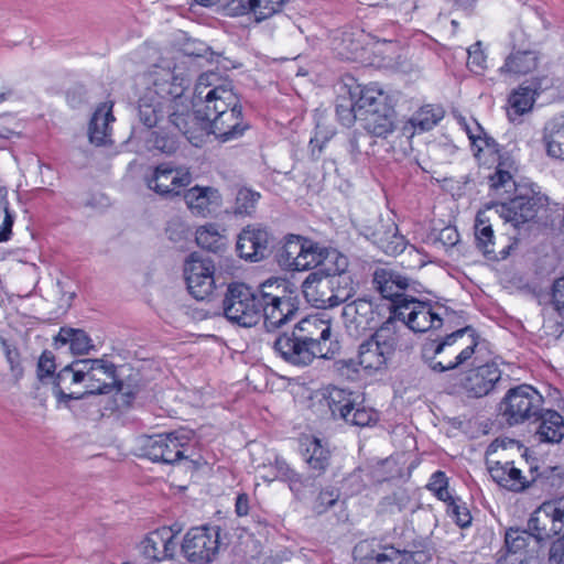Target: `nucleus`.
Here are the masks:
<instances>
[{
  "label": "nucleus",
  "mask_w": 564,
  "mask_h": 564,
  "mask_svg": "<svg viewBox=\"0 0 564 564\" xmlns=\"http://www.w3.org/2000/svg\"><path fill=\"white\" fill-rule=\"evenodd\" d=\"M488 345L471 326H466L440 340L425 343L422 357L431 370L445 372L481 361V351L488 350Z\"/></svg>",
  "instance_id": "nucleus-1"
},
{
  "label": "nucleus",
  "mask_w": 564,
  "mask_h": 564,
  "mask_svg": "<svg viewBox=\"0 0 564 564\" xmlns=\"http://www.w3.org/2000/svg\"><path fill=\"white\" fill-rule=\"evenodd\" d=\"M239 96L235 93L231 80L221 78L215 72L202 74L195 85L193 107L195 117L207 121L217 112L221 113L238 107Z\"/></svg>",
  "instance_id": "nucleus-2"
},
{
  "label": "nucleus",
  "mask_w": 564,
  "mask_h": 564,
  "mask_svg": "<svg viewBox=\"0 0 564 564\" xmlns=\"http://www.w3.org/2000/svg\"><path fill=\"white\" fill-rule=\"evenodd\" d=\"M261 284L257 290L242 282L227 285L221 302L224 316L232 324L252 327L261 321Z\"/></svg>",
  "instance_id": "nucleus-3"
},
{
  "label": "nucleus",
  "mask_w": 564,
  "mask_h": 564,
  "mask_svg": "<svg viewBox=\"0 0 564 564\" xmlns=\"http://www.w3.org/2000/svg\"><path fill=\"white\" fill-rule=\"evenodd\" d=\"M261 292L260 314L267 332H274L295 318L299 301L285 294L284 281L269 279L261 284Z\"/></svg>",
  "instance_id": "nucleus-4"
},
{
  "label": "nucleus",
  "mask_w": 564,
  "mask_h": 564,
  "mask_svg": "<svg viewBox=\"0 0 564 564\" xmlns=\"http://www.w3.org/2000/svg\"><path fill=\"white\" fill-rule=\"evenodd\" d=\"M484 352L481 351V361L468 365L470 368L460 375L457 383L451 387L449 393L481 399L498 390L502 382V370L494 360H485Z\"/></svg>",
  "instance_id": "nucleus-5"
},
{
  "label": "nucleus",
  "mask_w": 564,
  "mask_h": 564,
  "mask_svg": "<svg viewBox=\"0 0 564 564\" xmlns=\"http://www.w3.org/2000/svg\"><path fill=\"white\" fill-rule=\"evenodd\" d=\"M324 401L333 417L341 419L347 424L367 427L373 426L379 420L378 412L366 405L357 392L328 387L324 393Z\"/></svg>",
  "instance_id": "nucleus-6"
},
{
  "label": "nucleus",
  "mask_w": 564,
  "mask_h": 564,
  "mask_svg": "<svg viewBox=\"0 0 564 564\" xmlns=\"http://www.w3.org/2000/svg\"><path fill=\"white\" fill-rule=\"evenodd\" d=\"M194 433L180 430L171 433L147 436L142 440V456L154 463L175 464L189 459L193 454Z\"/></svg>",
  "instance_id": "nucleus-7"
},
{
  "label": "nucleus",
  "mask_w": 564,
  "mask_h": 564,
  "mask_svg": "<svg viewBox=\"0 0 564 564\" xmlns=\"http://www.w3.org/2000/svg\"><path fill=\"white\" fill-rule=\"evenodd\" d=\"M400 303L394 306L389 317L395 321L397 330L398 322L415 333H425L443 326V312L446 311L444 306L419 301L413 296L402 299Z\"/></svg>",
  "instance_id": "nucleus-8"
},
{
  "label": "nucleus",
  "mask_w": 564,
  "mask_h": 564,
  "mask_svg": "<svg viewBox=\"0 0 564 564\" xmlns=\"http://www.w3.org/2000/svg\"><path fill=\"white\" fill-rule=\"evenodd\" d=\"M398 340L395 321L388 318L375 334L359 345V365L366 370L383 369L394 354Z\"/></svg>",
  "instance_id": "nucleus-9"
},
{
  "label": "nucleus",
  "mask_w": 564,
  "mask_h": 564,
  "mask_svg": "<svg viewBox=\"0 0 564 564\" xmlns=\"http://www.w3.org/2000/svg\"><path fill=\"white\" fill-rule=\"evenodd\" d=\"M224 530L219 525L204 524L191 528L181 543L184 557L192 564H210L219 554Z\"/></svg>",
  "instance_id": "nucleus-10"
},
{
  "label": "nucleus",
  "mask_w": 564,
  "mask_h": 564,
  "mask_svg": "<svg viewBox=\"0 0 564 564\" xmlns=\"http://www.w3.org/2000/svg\"><path fill=\"white\" fill-rule=\"evenodd\" d=\"M543 398L532 386L520 384L511 388L500 403V412L510 425L538 417L542 411Z\"/></svg>",
  "instance_id": "nucleus-11"
},
{
  "label": "nucleus",
  "mask_w": 564,
  "mask_h": 564,
  "mask_svg": "<svg viewBox=\"0 0 564 564\" xmlns=\"http://www.w3.org/2000/svg\"><path fill=\"white\" fill-rule=\"evenodd\" d=\"M293 328L319 358L332 359L339 350V343L327 319L311 315L302 318Z\"/></svg>",
  "instance_id": "nucleus-12"
},
{
  "label": "nucleus",
  "mask_w": 564,
  "mask_h": 564,
  "mask_svg": "<svg viewBox=\"0 0 564 564\" xmlns=\"http://www.w3.org/2000/svg\"><path fill=\"white\" fill-rule=\"evenodd\" d=\"M84 368L86 394H107L117 389L122 394L133 397L124 391V384L117 378L115 364L104 359H82Z\"/></svg>",
  "instance_id": "nucleus-13"
},
{
  "label": "nucleus",
  "mask_w": 564,
  "mask_h": 564,
  "mask_svg": "<svg viewBox=\"0 0 564 564\" xmlns=\"http://www.w3.org/2000/svg\"><path fill=\"white\" fill-rule=\"evenodd\" d=\"M215 264L210 258L192 253L184 264L187 290L198 301L207 300L216 288Z\"/></svg>",
  "instance_id": "nucleus-14"
},
{
  "label": "nucleus",
  "mask_w": 564,
  "mask_h": 564,
  "mask_svg": "<svg viewBox=\"0 0 564 564\" xmlns=\"http://www.w3.org/2000/svg\"><path fill=\"white\" fill-rule=\"evenodd\" d=\"M274 237L267 227L248 225L237 236L236 251L246 261L259 262L269 257Z\"/></svg>",
  "instance_id": "nucleus-15"
},
{
  "label": "nucleus",
  "mask_w": 564,
  "mask_h": 564,
  "mask_svg": "<svg viewBox=\"0 0 564 564\" xmlns=\"http://www.w3.org/2000/svg\"><path fill=\"white\" fill-rule=\"evenodd\" d=\"M148 187L162 197H173L192 182V174L184 166L164 162L156 165L151 176L145 178Z\"/></svg>",
  "instance_id": "nucleus-16"
},
{
  "label": "nucleus",
  "mask_w": 564,
  "mask_h": 564,
  "mask_svg": "<svg viewBox=\"0 0 564 564\" xmlns=\"http://www.w3.org/2000/svg\"><path fill=\"white\" fill-rule=\"evenodd\" d=\"M433 552L425 539H415L406 547L384 545L381 552L373 551L371 564H429Z\"/></svg>",
  "instance_id": "nucleus-17"
},
{
  "label": "nucleus",
  "mask_w": 564,
  "mask_h": 564,
  "mask_svg": "<svg viewBox=\"0 0 564 564\" xmlns=\"http://www.w3.org/2000/svg\"><path fill=\"white\" fill-rule=\"evenodd\" d=\"M272 347L278 356L295 367H306L319 358L294 328L278 335Z\"/></svg>",
  "instance_id": "nucleus-18"
},
{
  "label": "nucleus",
  "mask_w": 564,
  "mask_h": 564,
  "mask_svg": "<svg viewBox=\"0 0 564 564\" xmlns=\"http://www.w3.org/2000/svg\"><path fill=\"white\" fill-rule=\"evenodd\" d=\"M361 234L388 256H398L406 248V239L399 234L398 226L390 218L364 226Z\"/></svg>",
  "instance_id": "nucleus-19"
},
{
  "label": "nucleus",
  "mask_w": 564,
  "mask_h": 564,
  "mask_svg": "<svg viewBox=\"0 0 564 564\" xmlns=\"http://www.w3.org/2000/svg\"><path fill=\"white\" fill-rule=\"evenodd\" d=\"M177 531L162 527L151 531L140 543L141 554L151 562H162L173 558L177 542Z\"/></svg>",
  "instance_id": "nucleus-20"
},
{
  "label": "nucleus",
  "mask_w": 564,
  "mask_h": 564,
  "mask_svg": "<svg viewBox=\"0 0 564 564\" xmlns=\"http://www.w3.org/2000/svg\"><path fill=\"white\" fill-rule=\"evenodd\" d=\"M546 203V197L516 196L508 202L498 205V212L506 221L511 223L514 227L535 218L540 208Z\"/></svg>",
  "instance_id": "nucleus-21"
},
{
  "label": "nucleus",
  "mask_w": 564,
  "mask_h": 564,
  "mask_svg": "<svg viewBox=\"0 0 564 564\" xmlns=\"http://www.w3.org/2000/svg\"><path fill=\"white\" fill-rule=\"evenodd\" d=\"M221 112H217V116L207 120L210 132L218 141L228 142L236 140L242 137L246 130L249 129V123L242 115L241 104L224 113Z\"/></svg>",
  "instance_id": "nucleus-22"
},
{
  "label": "nucleus",
  "mask_w": 564,
  "mask_h": 564,
  "mask_svg": "<svg viewBox=\"0 0 564 564\" xmlns=\"http://www.w3.org/2000/svg\"><path fill=\"white\" fill-rule=\"evenodd\" d=\"M373 304L367 299L346 303L341 312L345 328L352 337H359L373 329Z\"/></svg>",
  "instance_id": "nucleus-23"
},
{
  "label": "nucleus",
  "mask_w": 564,
  "mask_h": 564,
  "mask_svg": "<svg viewBox=\"0 0 564 564\" xmlns=\"http://www.w3.org/2000/svg\"><path fill=\"white\" fill-rule=\"evenodd\" d=\"M372 283L382 297L391 301V313L395 305L401 304L402 299L410 297L405 294L410 280L397 271L383 268L377 269L373 273Z\"/></svg>",
  "instance_id": "nucleus-24"
},
{
  "label": "nucleus",
  "mask_w": 564,
  "mask_h": 564,
  "mask_svg": "<svg viewBox=\"0 0 564 564\" xmlns=\"http://www.w3.org/2000/svg\"><path fill=\"white\" fill-rule=\"evenodd\" d=\"M82 359L74 360L72 364L62 368L53 381V394L58 403L67 404L70 400H79L86 394L69 391L73 384L85 382V371L79 365Z\"/></svg>",
  "instance_id": "nucleus-25"
},
{
  "label": "nucleus",
  "mask_w": 564,
  "mask_h": 564,
  "mask_svg": "<svg viewBox=\"0 0 564 564\" xmlns=\"http://www.w3.org/2000/svg\"><path fill=\"white\" fill-rule=\"evenodd\" d=\"M184 87L177 83V78L170 72L163 70L155 74L152 86L147 89L145 95L162 101L166 109H173L182 100Z\"/></svg>",
  "instance_id": "nucleus-26"
},
{
  "label": "nucleus",
  "mask_w": 564,
  "mask_h": 564,
  "mask_svg": "<svg viewBox=\"0 0 564 564\" xmlns=\"http://www.w3.org/2000/svg\"><path fill=\"white\" fill-rule=\"evenodd\" d=\"M302 292L305 300L316 308L327 310L337 306L334 295L329 292L325 273L318 270L306 276L302 283Z\"/></svg>",
  "instance_id": "nucleus-27"
},
{
  "label": "nucleus",
  "mask_w": 564,
  "mask_h": 564,
  "mask_svg": "<svg viewBox=\"0 0 564 564\" xmlns=\"http://www.w3.org/2000/svg\"><path fill=\"white\" fill-rule=\"evenodd\" d=\"M302 456L312 473V477H321L332 465V452L329 447L317 437H307L302 444Z\"/></svg>",
  "instance_id": "nucleus-28"
},
{
  "label": "nucleus",
  "mask_w": 564,
  "mask_h": 564,
  "mask_svg": "<svg viewBox=\"0 0 564 564\" xmlns=\"http://www.w3.org/2000/svg\"><path fill=\"white\" fill-rule=\"evenodd\" d=\"M546 88V77L534 78L529 86H519L518 89L510 94L508 99L510 106V110L508 112L509 118L514 120L513 116L520 117L529 112L533 107L535 97Z\"/></svg>",
  "instance_id": "nucleus-29"
},
{
  "label": "nucleus",
  "mask_w": 564,
  "mask_h": 564,
  "mask_svg": "<svg viewBox=\"0 0 564 564\" xmlns=\"http://www.w3.org/2000/svg\"><path fill=\"white\" fill-rule=\"evenodd\" d=\"M115 121L112 102H102L95 110L88 127L89 140L96 145L107 143L110 135V123Z\"/></svg>",
  "instance_id": "nucleus-30"
},
{
  "label": "nucleus",
  "mask_w": 564,
  "mask_h": 564,
  "mask_svg": "<svg viewBox=\"0 0 564 564\" xmlns=\"http://www.w3.org/2000/svg\"><path fill=\"white\" fill-rule=\"evenodd\" d=\"M554 521L545 501L530 516L527 530L538 543L545 542L555 535H560L557 528H553Z\"/></svg>",
  "instance_id": "nucleus-31"
},
{
  "label": "nucleus",
  "mask_w": 564,
  "mask_h": 564,
  "mask_svg": "<svg viewBox=\"0 0 564 564\" xmlns=\"http://www.w3.org/2000/svg\"><path fill=\"white\" fill-rule=\"evenodd\" d=\"M539 54L532 50H517L511 52L499 68L500 74L523 76L536 69Z\"/></svg>",
  "instance_id": "nucleus-32"
},
{
  "label": "nucleus",
  "mask_w": 564,
  "mask_h": 564,
  "mask_svg": "<svg viewBox=\"0 0 564 564\" xmlns=\"http://www.w3.org/2000/svg\"><path fill=\"white\" fill-rule=\"evenodd\" d=\"M55 348L69 345V350L74 355H87L95 348L93 339L83 329L72 327H61L54 338Z\"/></svg>",
  "instance_id": "nucleus-33"
},
{
  "label": "nucleus",
  "mask_w": 564,
  "mask_h": 564,
  "mask_svg": "<svg viewBox=\"0 0 564 564\" xmlns=\"http://www.w3.org/2000/svg\"><path fill=\"white\" fill-rule=\"evenodd\" d=\"M354 96H357L356 105L358 110H364L370 116L379 115L383 111H391V108L387 104L388 96L377 85L359 88L358 94H354L352 97Z\"/></svg>",
  "instance_id": "nucleus-34"
},
{
  "label": "nucleus",
  "mask_w": 564,
  "mask_h": 564,
  "mask_svg": "<svg viewBox=\"0 0 564 564\" xmlns=\"http://www.w3.org/2000/svg\"><path fill=\"white\" fill-rule=\"evenodd\" d=\"M489 473L499 486L512 491H521L530 486L524 481L521 470L516 468L512 462L505 464L497 462L489 467Z\"/></svg>",
  "instance_id": "nucleus-35"
},
{
  "label": "nucleus",
  "mask_w": 564,
  "mask_h": 564,
  "mask_svg": "<svg viewBox=\"0 0 564 564\" xmlns=\"http://www.w3.org/2000/svg\"><path fill=\"white\" fill-rule=\"evenodd\" d=\"M220 196L217 189L213 187L194 186L184 194L187 207L195 215L206 216L210 213V206L218 204Z\"/></svg>",
  "instance_id": "nucleus-36"
},
{
  "label": "nucleus",
  "mask_w": 564,
  "mask_h": 564,
  "mask_svg": "<svg viewBox=\"0 0 564 564\" xmlns=\"http://www.w3.org/2000/svg\"><path fill=\"white\" fill-rule=\"evenodd\" d=\"M536 420L540 421L538 435L540 441L560 443L564 437V419L554 410L541 411Z\"/></svg>",
  "instance_id": "nucleus-37"
},
{
  "label": "nucleus",
  "mask_w": 564,
  "mask_h": 564,
  "mask_svg": "<svg viewBox=\"0 0 564 564\" xmlns=\"http://www.w3.org/2000/svg\"><path fill=\"white\" fill-rule=\"evenodd\" d=\"M273 468L276 471L275 477L281 481L288 482L295 498L301 500L304 497V488L307 487L311 477H305L297 473L281 457L275 458Z\"/></svg>",
  "instance_id": "nucleus-38"
},
{
  "label": "nucleus",
  "mask_w": 564,
  "mask_h": 564,
  "mask_svg": "<svg viewBox=\"0 0 564 564\" xmlns=\"http://www.w3.org/2000/svg\"><path fill=\"white\" fill-rule=\"evenodd\" d=\"M224 232L225 229L218 224H206L196 229L195 240L202 249L217 253L220 252L227 243Z\"/></svg>",
  "instance_id": "nucleus-39"
},
{
  "label": "nucleus",
  "mask_w": 564,
  "mask_h": 564,
  "mask_svg": "<svg viewBox=\"0 0 564 564\" xmlns=\"http://www.w3.org/2000/svg\"><path fill=\"white\" fill-rule=\"evenodd\" d=\"M303 237L289 235L284 238L283 245L278 249L275 259L281 269L285 271H297V259L303 248Z\"/></svg>",
  "instance_id": "nucleus-40"
},
{
  "label": "nucleus",
  "mask_w": 564,
  "mask_h": 564,
  "mask_svg": "<svg viewBox=\"0 0 564 564\" xmlns=\"http://www.w3.org/2000/svg\"><path fill=\"white\" fill-rule=\"evenodd\" d=\"M474 229L477 248L488 259H497L494 249V230L485 212L477 213Z\"/></svg>",
  "instance_id": "nucleus-41"
},
{
  "label": "nucleus",
  "mask_w": 564,
  "mask_h": 564,
  "mask_svg": "<svg viewBox=\"0 0 564 564\" xmlns=\"http://www.w3.org/2000/svg\"><path fill=\"white\" fill-rule=\"evenodd\" d=\"M444 117V110L440 106L425 105L416 110L408 123L415 132H425L433 129Z\"/></svg>",
  "instance_id": "nucleus-42"
},
{
  "label": "nucleus",
  "mask_w": 564,
  "mask_h": 564,
  "mask_svg": "<svg viewBox=\"0 0 564 564\" xmlns=\"http://www.w3.org/2000/svg\"><path fill=\"white\" fill-rule=\"evenodd\" d=\"M330 294L334 295L338 305L346 303L355 293L356 288L351 274H329L325 273Z\"/></svg>",
  "instance_id": "nucleus-43"
},
{
  "label": "nucleus",
  "mask_w": 564,
  "mask_h": 564,
  "mask_svg": "<svg viewBox=\"0 0 564 564\" xmlns=\"http://www.w3.org/2000/svg\"><path fill=\"white\" fill-rule=\"evenodd\" d=\"M166 113V107L162 101H156L144 94L139 100V118L148 128L156 127Z\"/></svg>",
  "instance_id": "nucleus-44"
},
{
  "label": "nucleus",
  "mask_w": 564,
  "mask_h": 564,
  "mask_svg": "<svg viewBox=\"0 0 564 564\" xmlns=\"http://www.w3.org/2000/svg\"><path fill=\"white\" fill-rule=\"evenodd\" d=\"M467 133L476 158H479L480 153L484 151H487L491 155L499 154L500 148L498 142L485 132L479 124H476L475 130L468 128Z\"/></svg>",
  "instance_id": "nucleus-45"
},
{
  "label": "nucleus",
  "mask_w": 564,
  "mask_h": 564,
  "mask_svg": "<svg viewBox=\"0 0 564 564\" xmlns=\"http://www.w3.org/2000/svg\"><path fill=\"white\" fill-rule=\"evenodd\" d=\"M531 485L542 490L553 491L564 487V467H545L538 473L531 480Z\"/></svg>",
  "instance_id": "nucleus-46"
},
{
  "label": "nucleus",
  "mask_w": 564,
  "mask_h": 564,
  "mask_svg": "<svg viewBox=\"0 0 564 564\" xmlns=\"http://www.w3.org/2000/svg\"><path fill=\"white\" fill-rule=\"evenodd\" d=\"M543 141L550 158L564 160V127L558 124L546 127Z\"/></svg>",
  "instance_id": "nucleus-47"
},
{
  "label": "nucleus",
  "mask_w": 564,
  "mask_h": 564,
  "mask_svg": "<svg viewBox=\"0 0 564 564\" xmlns=\"http://www.w3.org/2000/svg\"><path fill=\"white\" fill-rule=\"evenodd\" d=\"M323 251L317 246V243L304 238L302 252L297 259V271H306L317 265L321 268L323 263Z\"/></svg>",
  "instance_id": "nucleus-48"
},
{
  "label": "nucleus",
  "mask_w": 564,
  "mask_h": 564,
  "mask_svg": "<svg viewBox=\"0 0 564 564\" xmlns=\"http://www.w3.org/2000/svg\"><path fill=\"white\" fill-rule=\"evenodd\" d=\"M348 258L337 250H329L323 257L322 267L317 270L329 274H350L348 269Z\"/></svg>",
  "instance_id": "nucleus-49"
},
{
  "label": "nucleus",
  "mask_w": 564,
  "mask_h": 564,
  "mask_svg": "<svg viewBox=\"0 0 564 564\" xmlns=\"http://www.w3.org/2000/svg\"><path fill=\"white\" fill-rule=\"evenodd\" d=\"M532 535L527 529L509 528L505 533V545L509 554H521Z\"/></svg>",
  "instance_id": "nucleus-50"
},
{
  "label": "nucleus",
  "mask_w": 564,
  "mask_h": 564,
  "mask_svg": "<svg viewBox=\"0 0 564 564\" xmlns=\"http://www.w3.org/2000/svg\"><path fill=\"white\" fill-rule=\"evenodd\" d=\"M148 143L152 149H155L165 154L174 153L178 148L176 137L172 132H166L165 128L158 131H152Z\"/></svg>",
  "instance_id": "nucleus-51"
},
{
  "label": "nucleus",
  "mask_w": 564,
  "mask_h": 564,
  "mask_svg": "<svg viewBox=\"0 0 564 564\" xmlns=\"http://www.w3.org/2000/svg\"><path fill=\"white\" fill-rule=\"evenodd\" d=\"M260 198V194L250 188L242 187L237 192L234 213L236 215H251Z\"/></svg>",
  "instance_id": "nucleus-52"
},
{
  "label": "nucleus",
  "mask_w": 564,
  "mask_h": 564,
  "mask_svg": "<svg viewBox=\"0 0 564 564\" xmlns=\"http://www.w3.org/2000/svg\"><path fill=\"white\" fill-rule=\"evenodd\" d=\"M338 499L339 490L335 487L327 486L318 492L313 502L312 510L314 513L321 516L334 507Z\"/></svg>",
  "instance_id": "nucleus-53"
},
{
  "label": "nucleus",
  "mask_w": 564,
  "mask_h": 564,
  "mask_svg": "<svg viewBox=\"0 0 564 564\" xmlns=\"http://www.w3.org/2000/svg\"><path fill=\"white\" fill-rule=\"evenodd\" d=\"M175 106L173 109H166L167 123L183 134L192 144L198 145L197 138L191 134L188 129V113L178 112Z\"/></svg>",
  "instance_id": "nucleus-54"
},
{
  "label": "nucleus",
  "mask_w": 564,
  "mask_h": 564,
  "mask_svg": "<svg viewBox=\"0 0 564 564\" xmlns=\"http://www.w3.org/2000/svg\"><path fill=\"white\" fill-rule=\"evenodd\" d=\"M358 112H360V110H358L352 96L351 98H341L336 104V116L339 122L345 127L349 128L355 123Z\"/></svg>",
  "instance_id": "nucleus-55"
},
{
  "label": "nucleus",
  "mask_w": 564,
  "mask_h": 564,
  "mask_svg": "<svg viewBox=\"0 0 564 564\" xmlns=\"http://www.w3.org/2000/svg\"><path fill=\"white\" fill-rule=\"evenodd\" d=\"M448 517L462 529L468 528L471 524V514L467 508L466 502L460 498L452 500L449 507L446 508Z\"/></svg>",
  "instance_id": "nucleus-56"
},
{
  "label": "nucleus",
  "mask_w": 564,
  "mask_h": 564,
  "mask_svg": "<svg viewBox=\"0 0 564 564\" xmlns=\"http://www.w3.org/2000/svg\"><path fill=\"white\" fill-rule=\"evenodd\" d=\"M260 0H228L225 6L227 15L239 17L249 12H253L259 19Z\"/></svg>",
  "instance_id": "nucleus-57"
},
{
  "label": "nucleus",
  "mask_w": 564,
  "mask_h": 564,
  "mask_svg": "<svg viewBox=\"0 0 564 564\" xmlns=\"http://www.w3.org/2000/svg\"><path fill=\"white\" fill-rule=\"evenodd\" d=\"M390 111H383L379 115L371 116L372 119H368L369 132L376 137H387L393 131V122L389 118Z\"/></svg>",
  "instance_id": "nucleus-58"
},
{
  "label": "nucleus",
  "mask_w": 564,
  "mask_h": 564,
  "mask_svg": "<svg viewBox=\"0 0 564 564\" xmlns=\"http://www.w3.org/2000/svg\"><path fill=\"white\" fill-rule=\"evenodd\" d=\"M165 232L173 242H182L189 236V229L184 221L175 217L167 221Z\"/></svg>",
  "instance_id": "nucleus-59"
},
{
  "label": "nucleus",
  "mask_w": 564,
  "mask_h": 564,
  "mask_svg": "<svg viewBox=\"0 0 564 564\" xmlns=\"http://www.w3.org/2000/svg\"><path fill=\"white\" fill-rule=\"evenodd\" d=\"M551 304L564 322V276L554 280L551 288Z\"/></svg>",
  "instance_id": "nucleus-60"
},
{
  "label": "nucleus",
  "mask_w": 564,
  "mask_h": 564,
  "mask_svg": "<svg viewBox=\"0 0 564 564\" xmlns=\"http://www.w3.org/2000/svg\"><path fill=\"white\" fill-rule=\"evenodd\" d=\"M554 521L553 528H557L558 532H564V495L545 501Z\"/></svg>",
  "instance_id": "nucleus-61"
},
{
  "label": "nucleus",
  "mask_w": 564,
  "mask_h": 564,
  "mask_svg": "<svg viewBox=\"0 0 564 564\" xmlns=\"http://www.w3.org/2000/svg\"><path fill=\"white\" fill-rule=\"evenodd\" d=\"M55 357L52 351L44 350L37 362V378L44 381L45 378L52 377L55 372Z\"/></svg>",
  "instance_id": "nucleus-62"
},
{
  "label": "nucleus",
  "mask_w": 564,
  "mask_h": 564,
  "mask_svg": "<svg viewBox=\"0 0 564 564\" xmlns=\"http://www.w3.org/2000/svg\"><path fill=\"white\" fill-rule=\"evenodd\" d=\"M467 52H468L467 65L470 68H476V70L484 69L486 66V55L481 48V42L478 41V42L474 43L468 48Z\"/></svg>",
  "instance_id": "nucleus-63"
},
{
  "label": "nucleus",
  "mask_w": 564,
  "mask_h": 564,
  "mask_svg": "<svg viewBox=\"0 0 564 564\" xmlns=\"http://www.w3.org/2000/svg\"><path fill=\"white\" fill-rule=\"evenodd\" d=\"M547 560L550 564L564 563V532H561V536L551 543Z\"/></svg>",
  "instance_id": "nucleus-64"
}]
</instances>
